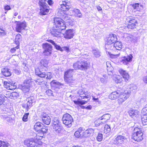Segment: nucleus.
Segmentation results:
<instances>
[{
    "label": "nucleus",
    "mask_w": 147,
    "mask_h": 147,
    "mask_svg": "<svg viewBox=\"0 0 147 147\" xmlns=\"http://www.w3.org/2000/svg\"><path fill=\"white\" fill-rule=\"evenodd\" d=\"M130 95V92H128L127 90H125L123 92L118 90L112 92L109 94V98L112 100L118 98V103L120 105L129 97Z\"/></svg>",
    "instance_id": "obj_1"
},
{
    "label": "nucleus",
    "mask_w": 147,
    "mask_h": 147,
    "mask_svg": "<svg viewBox=\"0 0 147 147\" xmlns=\"http://www.w3.org/2000/svg\"><path fill=\"white\" fill-rule=\"evenodd\" d=\"M117 40V36L114 34H110L109 36L105 39V48L107 52L109 53V52L107 50H111L112 49V46L113 45L112 44L115 42Z\"/></svg>",
    "instance_id": "obj_2"
},
{
    "label": "nucleus",
    "mask_w": 147,
    "mask_h": 147,
    "mask_svg": "<svg viewBox=\"0 0 147 147\" xmlns=\"http://www.w3.org/2000/svg\"><path fill=\"white\" fill-rule=\"evenodd\" d=\"M24 144L28 147H34L41 145L42 143L40 140H34L30 138L25 140Z\"/></svg>",
    "instance_id": "obj_3"
},
{
    "label": "nucleus",
    "mask_w": 147,
    "mask_h": 147,
    "mask_svg": "<svg viewBox=\"0 0 147 147\" xmlns=\"http://www.w3.org/2000/svg\"><path fill=\"white\" fill-rule=\"evenodd\" d=\"M54 27L60 30H65L66 28L64 21L59 18H56L54 20Z\"/></svg>",
    "instance_id": "obj_4"
},
{
    "label": "nucleus",
    "mask_w": 147,
    "mask_h": 147,
    "mask_svg": "<svg viewBox=\"0 0 147 147\" xmlns=\"http://www.w3.org/2000/svg\"><path fill=\"white\" fill-rule=\"evenodd\" d=\"M143 133L141 130L138 128H135L134 132L132 135L133 139L138 142L142 140L143 139Z\"/></svg>",
    "instance_id": "obj_5"
},
{
    "label": "nucleus",
    "mask_w": 147,
    "mask_h": 147,
    "mask_svg": "<svg viewBox=\"0 0 147 147\" xmlns=\"http://www.w3.org/2000/svg\"><path fill=\"white\" fill-rule=\"evenodd\" d=\"M62 120L63 123L69 127L71 126L72 123L73 121L72 117L68 113H66L63 115Z\"/></svg>",
    "instance_id": "obj_6"
},
{
    "label": "nucleus",
    "mask_w": 147,
    "mask_h": 147,
    "mask_svg": "<svg viewBox=\"0 0 147 147\" xmlns=\"http://www.w3.org/2000/svg\"><path fill=\"white\" fill-rule=\"evenodd\" d=\"M89 65V64L86 62L79 61L74 64L73 67L75 69H86Z\"/></svg>",
    "instance_id": "obj_7"
},
{
    "label": "nucleus",
    "mask_w": 147,
    "mask_h": 147,
    "mask_svg": "<svg viewBox=\"0 0 147 147\" xmlns=\"http://www.w3.org/2000/svg\"><path fill=\"white\" fill-rule=\"evenodd\" d=\"M127 21L128 22L127 27L129 29H134L135 28L137 21L134 19V18L130 16L127 17L126 18Z\"/></svg>",
    "instance_id": "obj_8"
},
{
    "label": "nucleus",
    "mask_w": 147,
    "mask_h": 147,
    "mask_svg": "<svg viewBox=\"0 0 147 147\" xmlns=\"http://www.w3.org/2000/svg\"><path fill=\"white\" fill-rule=\"evenodd\" d=\"M16 29L17 32H21L22 30L24 29L26 26V23L25 22H21L16 21Z\"/></svg>",
    "instance_id": "obj_9"
},
{
    "label": "nucleus",
    "mask_w": 147,
    "mask_h": 147,
    "mask_svg": "<svg viewBox=\"0 0 147 147\" xmlns=\"http://www.w3.org/2000/svg\"><path fill=\"white\" fill-rule=\"evenodd\" d=\"M46 0H40L39 4L40 6V13L41 15H46Z\"/></svg>",
    "instance_id": "obj_10"
},
{
    "label": "nucleus",
    "mask_w": 147,
    "mask_h": 147,
    "mask_svg": "<svg viewBox=\"0 0 147 147\" xmlns=\"http://www.w3.org/2000/svg\"><path fill=\"white\" fill-rule=\"evenodd\" d=\"M125 138L122 135H119L114 140H112V143L115 144L119 145L122 143Z\"/></svg>",
    "instance_id": "obj_11"
},
{
    "label": "nucleus",
    "mask_w": 147,
    "mask_h": 147,
    "mask_svg": "<svg viewBox=\"0 0 147 147\" xmlns=\"http://www.w3.org/2000/svg\"><path fill=\"white\" fill-rule=\"evenodd\" d=\"M61 7L65 11H67L71 8V5L70 1L68 0L62 1V4L61 5Z\"/></svg>",
    "instance_id": "obj_12"
},
{
    "label": "nucleus",
    "mask_w": 147,
    "mask_h": 147,
    "mask_svg": "<svg viewBox=\"0 0 147 147\" xmlns=\"http://www.w3.org/2000/svg\"><path fill=\"white\" fill-rule=\"evenodd\" d=\"M74 33L73 30L69 29L66 30L65 33L63 34V36L66 39H70L74 36Z\"/></svg>",
    "instance_id": "obj_13"
},
{
    "label": "nucleus",
    "mask_w": 147,
    "mask_h": 147,
    "mask_svg": "<svg viewBox=\"0 0 147 147\" xmlns=\"http://www.w3.org/2000/svg\"><path fill=\"white\" fill-rule=\"evenodd\" d=\"M128 113L131 117L134 119L138 117L140 115V112L136 110H130L128 111Z\"/></svg>",
    "instance_id": "obj_14"
},
{
    "label": "nucleus",
    "mask_w": 147,
    "mask_h": 147,
    "mask_svg": "<svg viewBox=\"0 0 147 147\" xmlns=\"http://www.w3.org/2000/svg\"><path fill=\"white\" fill-rule=\"evenodd\" d=\"M119 71L122 76L126 82L128 81L129 79V76L128 73L126 71L120 69L119 70Z\"/></svg>",
    "instance_id": "obj_15"
},
{
    "label": "nucleus",
    "mask_w": 147,
    "mask_h": 147,
    "mask_svg": "<svg viewBox=\"0 0 147 147\" xmlns=\"http://www.w3.org/2000/svg\"><path fill=\"white\" fill-rule=\"evenodd\" d=\"M132 58V55H130L128 56L124 57L123 59L121 60V61L124 64L127 65L129 62L131 61Z\"/></svg>",
    "instance_id": "obj_16"
},
{
    "label": "nucleus",
    "mask_w": 147,
    "mask_h": 147,
    "mask_svg": "<svg viewBox=\"0 0 147 147\" xmlns=\"http://www.w3.org/2000/svg\"><path fill=\"white\" fill-rule=\"evenodd\" d=\"M62 30H60L58 28H56L52 32V34L55 36L57 37H61L63 36V34L61 32Z\"/></svg>",
    "instance_id": "obj_17"
},
{
    "label": "nucleus",
    "mask_w": 147,
    "mask_h": 147,
    "mask_svg": "<svg viewBox=\"0 0 147 147\" xmlns=\"http://www.w3.org/2000/svg\"><path fill=\"white\" fill-rule=\"evenodd\" d=\"M134 37L131 34L127 33H125L123 36V40L126 41H132Z\"/></svg>",
    "instance_id": "obj_18"
},
{
    "label": "nucleus",
    "mask_w": 147,
    "mask_h": 147,
    "mask_svg": "<svg viewBox=\"0 0 147 147\" xmlns=\"http://www.w3.org/2000/svg\"><path fill=\"white\" fill-rule=\"evenodd\" d=\"M28 102L26 104L23 105L22 106L23 107L26 108L27 111H28L30 108L32 106V100L31 98H29L27 99Z\"/></svg>",
    "instance_id": "obj_19"
},
{
    "label": "nucleus",
    "mask_w": 147,
    "mask_h": 147,
    "mask_svg": "<svg viewBox=\"0 0 147 147\" xmlns=\"http://www.w3.org/2000/svg\"><path fill=\"white\" fill-rule=\"evenodd\" d=\"M8 68H3L2 69V74L5 77L10 76L11 75V73Z\"/></svg>",
    "instance_id": "obj_20"
},
{
    "label": "nucleus",
    "mask_w": 147,
    "mask_h": 147,
    "mask_svg": "<svg viewBox=\"0 0 147 147\" xmlns=\"http://www.w3.org/2000/svg\"><path fill=\"white\" fill-rule=\"evenodd\" d=\"M94 130L92 128H90L86 130L83 133V136L87 137L89 136L91 134L94 132Z\"/></svg>",
    "instance_id": "obj_21"
},
{
    "label": "nucleus",
    "mask_w": 147,
    "mask_h": 147,
    "mask_svg": "<svg viewBox=\"0 0 147 147\" xmlns=\"http://www.w3.org/2000/svg\"><path fill=\"white\" fill-rule=\"evenodd\" d=\"M122 44L121 42L117 41L115 42L112 45V47H115L117 50H120L122 48Z\"/></svg>",
    "instance_id": "obj_22"
},
{
    "label": "nucleus",
    "mask_w": 147,
    "mask_h": 147,
    "mask_svg": "<svg viewBox=\"0 0 147 147\" xmlns=\"http://www.w3.org/2000/svg\"><path fill=\"white\" fill-rule=\"evenodd\" d=\"M43 124L39 122L36 123L34 125V129L37 132H38L41 129Z\"/></svg>",
    "instance_id": "obj_23"
},
{
    "label": "nucleus",
    "mask_w": 147,
    "mask_h": 147,
    "mask_svg": "<svg viewBox=\"0 0 147 147\" xmlns=\"http://www.w3.org/2000/svg\"><path fill=\"white\" fill-rule=\"evenodd\" d=\"M82 131L83 128L82 127L79 128L78 130L75 132L74 135L77 138H82V136H81V133Z\"/></svg>",
    "instance_id": "obj_24"
},
{
    "label": "nucleus",
    "mask_w": 147,
    "mask_h": 147,
    "mask_svg": "<svg viewBox=\"0 0 147 147\" xmlns=\"http://www.w3.org/2000/svg\"><path fill=\"white\" fill-rule=\"evenodd\" d=\"M47 41L51 43L53 45H54L56 49L57 50L63 51V49L62 48L59 46L58 45L55 44L53 40L49 39L47 40Z\"/></svg>",
    "instance_id": "obj_25"
},
{
    "label": "nucleus",
    "mask_w": 147,
    "mask_h": 147,
    "mask_svg": "<svg viewBox=\"0 0 147 147\" xmlns=\"http://www.w3.org/2000/svg\"><path fill=\"white\" fill-rule=\"evenodd\" d=\"M132 6L136 11H140L143 8L142 6L138 3L133 4Z\"/></svg>",
    "instance_id": "obj_26"
},
{
    "label": "nucleus",
    "mask_w": 147,
    "mask_h": 147,
    "mask_svg": "<svg viewBox=\"0 0 147 147\" xmlns=\"http://www.w3.org/2000/svg\"><path fill=\"white\" fill-rule=\"evenodd\" d=\"M65 82L68 84H72L74 83L75 80L72 77H64Z\"/></svg>",
    "instance_id": "obj_27"
},
{
    "label": "nucleus",
    "mask_w": 147,
    "mask_h": 147,
    "mask_svg": "<svg viewBox=\"0 0 147 147\" xmlns=\"http://www.w3.org/2000/svg\"><path fill=\"white\" fill-rule=\"evenodd\" d=\"M57 16L62 17L64 16L65 14H66V11L64 9H59L57 10Z\"/></svg>",
    "instance_id": "obj_28"
},
{
    "label": "nucleus",
    "mask_w": 147,
    "mask_h": 147,
    "mask_svg": "<svg viewBox=\"0 0 147 147\" xmlns=\"http://www.w3.org/2000/svg\"><path fill=\"white\" fill-rule=\"evenodd\" d=\"M111 115L109 114L104 115L100 119L102 121H105V123L110 119Z\"/></svg>",
    "instance_id": "obj_29"
},
{
    "label": "nucleus",
    "mask_w": 147,
    "mask_h": 147,
    "mask_svg": "<svg viewBox=\"0 0 147 147\" xmlns=\"http://www.w3.org/2000/svg\"><path fill=\"white\" fill-rule=\"evenodd\" d=\"M73 70L70 69L66 71L65 73L64 77H72Z\"/></svg>",
    "instance_id": "obj_30"
},
{
    "label": "nucleus",
    "mask_w": 147,
    "mask_h": 147,
    "mask_svg": "<svg viewBox=\"0 0 147 147\" xmlns=\"http://www.w3.org/2000/svg\"><path fill=\"white\" fill-rule=\"evenodd\" d=\"M47 55L51 54L52 50V47L50 44L47 43Z\"/></svg>",
    "instance_id": "obj_31"
},
{
    "label": "nucleus",
    "mask_w": 147,
    "mask_h": 147,
    "mask_svg": "<svg viewBox=\"0 0 147 147\" xmlns=\"http://www.w3.org/2000/svg\"><path fill=\"white\" fill-rule=\"evenodd\" d=\"M81 99L88 98L90 97V94L87 92V91H84V92L80 95Z\"/></svg>",
    "instance_id": "obj_32"
},
{
    "label": "nucleus",
    "mask_w": 147,
    "mask_h": 147,
    "mask_svg": "<svg viewBox=\"0 0 147 147\" xmlns=\"http://www.w3.org/2000/svg\"><path fill=\"white\" fill-rule=\"evenodd\" d=\"M53 128L55 129L56 132L59 133L62 129V127L61 124L56 125H54L53 126Z\"/></svg>",
    "instance_id": "obj_33"
},
{
    "label": "nucleus",
    "mask_w": 147,
    "mask_h": 147,
    "mask_svg": "<svg viewBox=\"0 0 147 147\" xmlns=\"http://www.w3.org/2000/svg\"><path fill=\"white\" fill-rule=\"evenodd\" d=\"M141 117L143 124L144 125H147V115L143 114L141 116Z\"/></svg>",
    "instance_id": "obj_34"
},
{
    "label": "nucleus",
    "mask_w": 147,
    "mask_h": 147,
    "mask_svg": "<svg viewBox=\"0 0 147 147\" xmlns=\"http://www.w3.org/2000/svg\"><path fill=\"white\" fill-rule=\"evenodd\" d=\"M137 89V86L135 85L131 84L130 85L129 88H127L126 90H127L128 91V92H130V93L131 91L134 92L135 90H136Z\"/></svg>",
    "instance_id": "obj_35"
},
{
    "label": "nucleus",
    "mask_w": 147,
    "mask_h": 147,
    "mask_svg": "<svg viewBox=\"0 0 147 147\" xmlns=\"http://www.w3.org/2000/svg\"><path fill=\"white\" fill-rule=\"evenodd\" d=\"M73 12L75 13L78 17L80 18L82 17V15L79 9H74L73 10Z\"/></svg>",
    "instance_id": "obj_36"
},
{
    "label": "nucleus",
    "mask_w": 147,
    "mask_h": 147,
    "mask_svg": "<svg viewBox=\"0 0 147 147\" xmlns=\"http://www.w3.org/2000/svg\"><path fill=\"white\" fill-rule=\"evenodd\" d=\"M32 82L31 80H26L24 81L23 85L30 88L32 85Z\"/></svg>",
    "instance_id": "obj_37"
},
{
    "label": "nucleus",
    "mask_w": 147,
    "mask_h": 147,
    "mask_svg": "<svg viewBox=\"0 0 147 147\" xmlns=\"http://www.w3.org/2000/svg\"><path fill=\"white\" fill-rule=\"evenodd\" d=\"M105 123V121H102L100 118H99L98 120L94 122L95 126H98L100 125V124Z\"/></svg>",
    "instance_id": "obj_38"
},
{
    "label": "nucleus",
    "mask_w": 147,
    "mask_h": 147,
    "mask_svg": "<svg viewBox=\"0 0 147 147\" xmlns=\"http://www.w3.org/2000/svg\"><path fill=\"white\" fill-rule=\"evenodd\" d=\"M92 53L96 57H99L100 56V53L98 50L93 49L92 51Z\"/></svg>",
    "instance_id": "obj_39"
},
{
    "label": "nucleus",
    "mask_w": 147,
    "mask_h": 147,
    "mask_svg": "<svg viewBox=\"0 0 147 147\" xmlns=\"http://www.w3.org/2000/svg\"><path fill=\"white\" fill-rule=\"evenodd\" d=\"M111 131L110 126L107 124L105 125L104 129V132L105 134L109 133Z\"/></svg>",
    "instance_id": "obj_40"
},
{
    "label": "nucleus",
    "mask_w": 147,
    "mask_h": 147,
    "mask_svg": "<svg viewBox=\"0 0 147 147\" xmlns=\"http://www.w3.org/2000/svg\"><path fill=\"white\" fill-rule=\"evenodd\" d=\"M6 34V32L3 28L2 27H0V36H4Z\"/></svg>",
    "instance_id": "obj_41"
},
{
    "label": "nucleus",
    "mask_w": 147,
    "mask_h": 147,
    "mask_svg": "<svg viewBox=\"0 0 147 147\" xmlns=\"http://www.w3.org/2000/svg\"><path fill=\"white\" fill-rule=\"evenodd\" d=\"M6 97L4 95L0 94V106L3 104L5 101V97Z\"/></svg>",
    "instance_id": "obj_42"
},
{
    "label": "nucleus",
    "mask_w": 147,
    "mask_h": 147,
    "mask_svg": "<svg viewBox=\"0 0 147 147\" xmlns=\"http://www.w3.org/2000/svg\"><path fill=\"white\" fill-rule=\"evenodd\" d=\"M41 117L42 118V121L45 124H46V120L44 119L46 118V113L45 111L42 112Z\"/></svg>",
    "instance_id": "obj_43"
},
{
    "label": "nucleus",
    "mask_w": 147,
    "mask_h": 147,
    "mask_svg": "<svg viewBox=\"0 0 147 147\" xmlns=\"http://www.w3.org/2000/svg\"><path fill=\"white\" fill-rule=\"evenodd\" d=\"M30 87L26 86L23 85L22 86V90L24 92H28L30 90Z\"/></svg>",
    "instance_id": "obj_44"
},
{
    "label": "nucleus",
    "mask_w": 147,
    "mask_h": 147,
    "mask_svg": "<svg viewBox=\"0 0 147 147\" xmlns=\"http://www.w3.org/2000/svg\"><path fill=\"white\" fill-rule=\"evenodd\" d=\"M9 145L4 142L0 141V147H8Z\"/></svg>",
    "instance_id": "obj_45"
},
{
    "label": "nucleus",
    "mask_w": 147,
    "mask_h": 147,
    "mask_svg": "<svg viewBox=\"0 0 147 147\" xmlns=\"http://www.w3.org/2000/svg\"><path fill=\"white\" fill-rule=\"evenodd\" d=\"M22 36L20 34H18L16 35L15 39V42L17 44L20 40Z\"/></svg>",
    "instance_id": "obj_46"
},
{
    "label": "nucleus",
    "mask_w": 147,
    "mask_h": 147,
    "mask_svg": "<svg viewBox=\"0 0 147 147\" xmlns=\"http://www.w3.org/2000/svg\"><path fill=\"white\" fill-rule=\"evenodd\" d=\"M9 82L11 83V84L8 90H13L16 88V86L15 85V83H13V82L11 81H9Z\"/></svg>",
    "instance_id": "obj_47"
},
{
    "label": "nucleus",
    "mask_w": 147,
    "mask_h": 147,
    "mask_svg": "<svg viewBox=\"0 0 147 147\" xmlns=\"http://www.w3.org/2000/svg\"><path fill=\"white\" fill-rule=\"evenodd\" d=\"M29 114V113H26L24 114L22 118V119L23 121L24 122H26L28 121V117Z\"/></svg>",
    "instance_id": "obj_48"
},
{
    "label": "nucleus",
    "mask_w": 147,
    "mask_h": 147,
    "mask_svg": "<svg viewBox=\"0 0 147 147\" xmlns=\"http://www.w3.org/2000/svg\"><path fill=\"white\" fill-rule=\"evenodd\" d=\"M65 23L67 25L72 26L74 24V20L71 19L69 20H67V22Z\"/></svg>",
    "instance_id": "obj_49"
},
{
    "label": "nucleus",
    "mask_w": 147,
    "mask_h": 147,
    "mask_svg": "<svg viewBox=\"0 0 147 147\" xmlns=\"http://www.w3.org/2000/svg\"><path fill=\"white\" fill-rule=\"evenodd\" d=\"M50 84L53 86H55V85H61V84L60 82L56 81V80H53L50 83Z\"/></svg>",
    "instance_id": "obj_50"
},
{
    "label": "nucleus",
    "mask_w": 147,
    "mask_h": 147,
    "mask_svg": "<svg viewBox=\"0 0 147 147\" xmlns=\"http://www.w3.org/2000/svg\"><path fill=\"white\" fill-rule=\"evenodd\" d=\"M104 78H100L101 82L103 84H106L107 82V78L106 75H104L103 76Z\"/></svg>",
    "instance_id": "obj_51"
},
{
    "label": "nucleus",
    "mask_w": 147,
    "mask_h": 147,
    "mask_svg": "<svg viewBox=\"0 0 147 147\" xmlns=\"http://www.w3.org/2000/svg\"><path fill=\"white\" fill-rule=\"evenodd\" d=\"M11 83L7 82V81H4V85L5 87L7 89H8L10 87Z\"/></svg>",
    "instance_id": "obj_52"
},
{
    "label": "nucleus",
    "mask_w": 147,
    "mask_h": 147,
    "mask_svg": "<svg viewBox=\"0 0 147 147\" xmlns=\"http://www.w3.org/2000/svg\"><path fill=\"white\" fill-rule=\"evenodd\" d=\"M86 101L84 100L74 101V103L77 105H83L85 104Z\"/></svg>",
    "instance_id": "obj_53"
},
{
    "label": "nucleus",
    "mask_w": 147,
    "mask_h": 147,
    "mask_svg": "<svg viewBox=\"0 0 147 147\" xmlns=\"http://www.w3.org/2000/svg\"><path fill=\"white\" fill-rule=\"evenodd\" d=\"M53 125H59V124H61L59 122V121L58 120V119L57 118H55L53 120Z\"/></svg>",
    "instance_id": "obj_54"
},
{
    "label": "nucleus",
    "mask_w": 147,
    "mask_h": 147,
    "mask_svg": "<svg viewBox=\"0 0 147 147\" xmlns=\"http://www.w3.org/2000/svg\"><path fill=\"white\" fill-rule=\"evenodd\" d=\"M116 78V80H115V82L117 83H121L122 82V79L119 76H117Z\"/></svg>",
    "instance_id": "obj_55"
},
{
    "label": "nucleus",
    "mask_w": 147,
    "mask_h": 147,
    "mask_svg": "<svg viewBox=\"0 0 147 147\" xmlns=\"http://www.w3.org/2000/svg\"><path fill=\"white\" fill-rule=\"evenodd\" d=\"M142 113L143 115H146L147 114V105H145V106L142 109Z\"/></svg>",
    "instance_id": "obj_56"
},
{
    "label": "nucleus",
    "mask_w": 147,
    "mask_h": 147,
    "mask_svg": "<svg viewBox=\"0 0 147 147\" xmlns=\"http://www.w3.org/2000/svg\"><path fill=\"white\" fill-rule=\"evenodd\" d=\"M102 139V135L101 134H98L97 136L96 139L98 141H101Z\"/></svg>",
    "instance_id": "obj_57"
},
{
    "label": "nucleus",
    "mask_w": 147,
    "mask_h": 147,
    "mask_svg": "<svg viewBox=\"0 0 147 147\" xmlns=\"http://www.w3.org/2000/svg\"><path fill=\"white\" fill-rule=\"evenodd\" d=\"M64 18V20H65L64 22H67V20H69L70 18V16L69 15H68L66 13L65 14L64 16H63Z\"/></svg>",
    "instance_id": "obj_58"
},
{
    "label": "nucleus",
    "mask_w": 147,
    "mask_h": 147,
    "mask_svg": "<svg viewBox=\"0 0 147 147\" xmlns=\"http://www.w3.org/2000/svg\"><path fill=\"white\" fill-rule=\"evenodd\" d=\"M51 121V119L49 116H47V125H48L50 124Z\"/></svg>",
    "instance_id": "obj_59"
},
{
    "label": "nucleus",
    "mask_w": 147,
    "mask_h": 147,
    "mask_svg": "<svg viewBox=\"0 0 147 147\" xmlns=\"http://www.w3.org/2000/svg\"><path fill=\"white\" fill-rule=\"evenodd\" d=\"M40 63L42 65H43L44 67H46V60L45 59H42L40 61Z\"/></svg>",
    "instance_id": "obj_60"
},
{
    "label": "nucleus",
    "mask_w": 147,
    "mask_h": 147,
    "mask_svg": "<svg viewBox=\"0 0 147 147\" xmlns=\"http://www.w3.org/2000/svg\"><path fill=\"white\" fill-rule=\"evenodd\" d=\"M40 108L42 110L44 111L45 110L46 108V106L45 105L40 104L39 106Z\"/></svg>",
    "instance_id": "obj_61"
},
{
    "label": "nucleus",
    "mask_w": 147,
    "mask_h": 147,
    "mask_svg": "<svg viewBox=\"0 0 147 147\" xmlns=\"http://www.w3.org/2000/svg\"><path fill=\"white\" fill-rule=\"evenodd\" d=\"M47 79H51L52 77L51 73L50 72H47Z\"/></svg>",
    "instance_id": "obj_62"
},
{
    "label": "nucleus",
    "mask_w": 147,
    "mask_h": 147,
    "mask_svg": "<svg viewBox=\"0 0 147 147\" xmlns=\"http://www.w3.org/2000/svg\"><path fill=\"white\" fill-rule=\"evenodd\" d=\"M47 94L48 95V96H51L53 94V92L51 90H47Z\"/></svg>",
    "instance_id": "obj_63"
},
{
    "label": "nucleus",
    "mask_w": 147,
    "mask_h": 147,
    "mask_svg": "<svg viewBox=\"0 0 147 147\" xmlns=\"http://www.w3.org/2000/svg\"><path fill=\"white\" fill-rule=\"evenodd\" d=\"M63 49V50H65L66 52H68L69 51V47H64L62 48Z\"/></svg>",
    "instance_id": "obj_64"
}]
</instances>
